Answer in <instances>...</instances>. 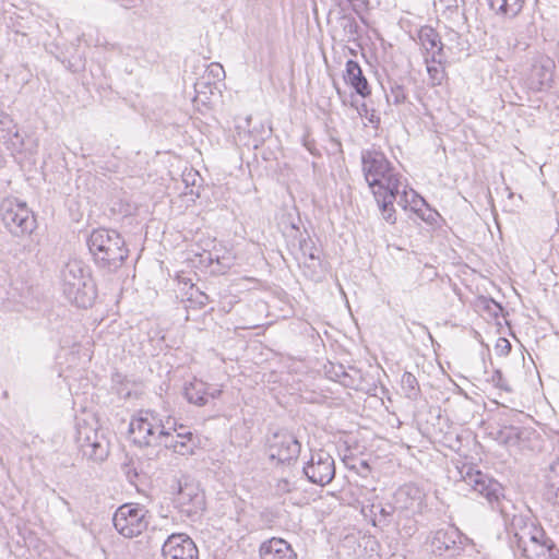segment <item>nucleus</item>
Returning a JSON list of instances; mask_svg holds the SVG:
<instances>
[{
  "label": "nucleus",
  "mask_w": 559,
  "mask_h": 559,
  "mask_svg": "<svg viewBox=\"0 0 559 559\" xmlns=\"http://www.w3.org/2000/svg\"><path fill=\"white\" fill-rule=\"evenodd\" d=\"M362 171L383 217L393 222L395 192L402 186L401 176L380 151H366L361 155Z\"/></svg>",
  "instance_id": "nucleus-1"
},
{
  "label": "nucleus",
  "mask_w": 559,
  "mask_h": 559,
  "mask_svg": "<svg viewBox=\"0 0 559 559\" xmlns=\"http://www.w3.org/2000/svg\"><path fill=\"white\" fill-rule=\"evenodd\" d=\"M207 76L212 78L214 81H222L225 79V70L223 66L218 62H213L207 67Z\"/></svg>",
  "instance_id": "nucleus-30"
},
{
  "label": "nucleus",
  "mask_w": 559,
  "mask_h": 559,
  "mask_svg": "<svg viewBox=\"0 0 559 559\" xmlns=\"http://www.w3.org/2000/svg\"><path fill=\"white\" fill-rule=\"evenodd\" d=\"M308 480L320 486L330 484L335 476V464L331 454L325 450L311 453L310 460L304 467Z\"/></svg>",
  "instance_id": "nucleus-8"
},
{
  "label": "nucleus",
  "mask_w": 559,
  "mask_h": 559,
  "mask_svg": "<svg viewBox=\"0 0 559 559\" xmlns=\"http://www.w3.org/2000/svg\"><path fill=\"white\" fill-rule=\"evenodd\" d=\"M87 247L95 263L108 271L119 269L129 254L123 238L114 229H94L87 238Z\"/></svg>",
  "instance_id": "nucleus-2"
},
{
  "label": "nucleus",
  "mask_w": 559,
  "mask_h": 559,
  "mask_svg": "<svg viewBox=\"0 0 559 559\" xmlns=\"http://www.w3.org/2000/svg\"><path fill=\"white\" fill-rule=\"evenodd\" d=\"M177 440H180V439L176 438V436H174L173 443H176Z\"/></svg>",
  "instance_id": "nucleus-41"
},
{
  "label": "nucleus",
  "mask_w": 559,
  "mask_h": 559,
  "mask_svg": "<svg viewBox=\"0 0 559 559\" xmlns=\"http://www.w3.org/2000/svg\"><path fill=\"white\" fill-rule=\"evenodd\" d=\"M174 435L168 430V435L165 440H163V444L165 448L173 449L174 452L180 455H187L193 453V447L188 440H177L176 443H173Z\"/></svg>",
  "instance_id": "nucleus-28"
},
{
  "label": "nucleus",
  "mask_w": 559,
  "mask_h": 559,
  "mask_svg": "<svg viewBox=\"0 0 559 559\" xmlns=\"http://www.w3.org/2000/svg\"><path fill=\"white\" fill-rule=\"evenodd\" d=\"M369 122L370 123H378L380 121V119L378 117H376L374 114H371V116L368 118Z\"/></svg>",
  "instance_id": "nucleus-39"
},
{
  "label": "nucleus",
  "mask_w": 559,
  "mask_h": 559,
  "mask_svg": "<svg viewBox=\"0 0 559 559\" xmlns=\"http://www.w3.org/2000/svg\"><path fill=\"white\" fill-rule=\"evenodd\" d=\"M402 382L407 383L411 389H414V384L417 382V379L412 373L406 372L403 376Z\"/></svg>",
  "instance_id": "nucleus-36"
},
{
  "label": "nucleus",
  "mask_w": 559,
  "mask_h": 559,
  "mask_svg": "<svg viewBox=\"0 0 559 559\" xmlns=\"http://www.w3.org/2000/svg\"><path fill=\"white\" fill-rule=\"evenodd\" d=\"M421 47L427 51L426 56L431 57L436 53L440 59H444L443 44L439 34L430 26H421Z\"/></svg>",
  "instance_id": "nucleus-17"
},
{
  "label": "nucleus",
  "mask_w": 559,
  "mask_h": 559,
  "mask_svg": "<svg viewBox=\"0 0 559 559\" xmlns=\"http://www.w3.org/2000/svg\"><path fill=\"white\" fill-rule=\"evenodd\" d=\"M454 544L455 542L447 532L439 530L431 537H428L426 550L436 556H442Z\"/></svg>",
  "instance_id": "nucleus-19"
},
{
  "label": "nucleus",
  "mask_w": 559,
  "mask_h": 559,
  "mask_svg": "<svg viewBox=\"0 0 559 559\" xmlns=\"http://www.w3.org/2000/svg\"><path fill=\"white\" fill-rule=\"evenodd\" d=\"M344 78L360 96L366 97L370 94L367 79L364 76L361 68L356 61L348 60L346 62V73Z\"/></svg>",
  "instance_id": "nucleus-16"
},
{
  "label": "nucleus",
  "mask_w": 559,
  "mask_h": 559,
  "mask_svg": "<svg viewBox=\"0 0 559 559\" xmlns=\"http://www.w3.org/2000/svg\"><path fill=\"white\" fill-rule=\"evenodd\" d=\"M164 559H199L194 542L186 534H173L163 545Z\"/></svg>",
  "instance_id": "nucleus-11"
},
{
  "label": "nucleus",
  "mask_w": 559,
  "mask_h": 559,
  "mask_svg": "<svg viewBox=\"0 0 559 559\" xmlns=\"http://www.w3.org/2000/svg\"><path fill=\"white\" fill-rule=\"evenodd\" d=\"M547 488L549 498L559 502V457L550 465L547 474Z\"/></svg>",
  "instance_id": "nucleus-25"
},
{
  "label": "nucleus",
  "mask_w": 559,
  "mask_h": 559,
  "mask_svg": "<svg viewBox=\"0 0 559 559\" xmlns=\"http://www.w3.org/2000/svg\"><path fill=\"white\" fill-rule=\"evenodd\" d=\"M63 295L80 308H88L96 298L95 284L88 267L80 260H70L60 274Z\"/></svg>",
  "instance_id": "nucleus-3"
},
{
  "label": "nucleus",
  "mask_w": 559,
  "mask_h": 559,
  "mask_svg": "<svg viewBox=\"0 0 559 559\" xmlns=\"http://www.w3.org/2000/svg\"><path fill=\"white\" fill-rule=\"evenodd\" d=\"M148 511L133 503L120 506L112 518L114 526L117 532L127 537L132 538L142 534L150 524Z\"/></svg>",
  "instance_id": "nucleus-5"
},
{
  "label": "nucleus",
  "mask_w": 559,
  "mask_h": 559,
  "mask_svg": "<svg viewBox=\"0 0 559 559\" xmlns=\"http://www.w3.org/2000/svg\"><path fill=\"white\" fill-rule=\"evenodd\" d=\"M185 396L189 403L204 406L207 403V384L203 381H193L185 388Z\"/></svg>",
  "instance_id": "nucleus-22"
},
{
  "label": "nucleus",
  "mask_w": 559,
  "mask_h": 559,
  "mask_svg": "<svg viewBox=\"0 0 559 559\" xmlns=\"http://www.w3.org/2000/svg\"><path fill=\"white\" fill-rule=\"evenodd\" d=\"M1 217L5 228L13 236H23L35 228V218L25 203L4 200L1 204Z\"/></svg>",
  "instance_id": "nucleus-7"
},
{
  "label": "nucleus",
  "mask_w": 559,
  "mask_h": 559,
  "mask_svg": "<svg viewBox=\"0 0 559 559\" xmlns=\"http://www.w3.org/2000/svg\"><path fill=\"white\" fill-rule=\"evenodd\" d=\"M555 62L549 57L538 58L531 68L528 75V87L532 91L540 92L549 88L554 81Z\"/></svg>",
  "instance_id": "nucleus-13"
},
{
  "label": "nucleus",
  "mask_w": 559,
  "mask_h": 559,
  "mask_svg": "<svg viewBox=\"0 0 559 559\" xmlns=\"http://www.w3.org/2000/svg\"><path fill=\"white\" fill-rule=\"evenodd\" d=\"M542 559H559V549L550 539V542L546 545L545 555L542 557Z\"/></svg>",
  "instance_id": "nucleus-32"
},
{
  "label": "nucleus",
  "mask_w": 559,
  "mask_h": 559,
  "mask_svg": "<svg viewBox=\"0 0 559 559\" xmlns=\"http://www.w3.org/2000/svg\"><path fill=\"white\" fill-rule=\"evenodd\" d=\"M222 391L219 389H213L212 391H209L207 390V400L211 397V399H216L221 395Z\"/></svg>",
  "instance_id": "nucleus-37"
},
{
  "label": "nucleus",
  "mask_w": 559,
  "mask_h": 559,
  "mask_svg": "<svg viewBox=\"0 0 559 559\" xmlns=\"http://www.w3.org/2000/svg\"><path fill=\"white\" fill-rule=\"evenodd\" d=\"M299 263L307 267H316L320 264L317 249L310 239L304 238L299 240V252L296 257Z\"/></svg>",
  "instance_id": "nucleus-21"
},
{
  "label": "nucleus",
  "mask_w": 559,
  "mask_h": 559,
  "mask_svg": "<svg viewBox=\"0 0 559 559\" xmlns=\"http://www.w3.org/2000/svg\"><path fill=\"white\" fill-rule=\"evenodd\" d=\"M395 103H412V98L419 100V87L409 80L392 90Z\"/></svg>",
  "instance_id": "nucleus-24"
},
{
  "label": "nucleus",
  "mask_w": 559,
  "mask_h": 559,
  "mask_svg": "<svg viewBox=\"0 0 559 559\" xmlns=\"http://www.w3.org/2000/svg\"><path fill=\"white\" fill-rule=\"evenodd\" d=\"M509 198H513V192H509Z\"/></svg>",
  "instance_id": "nucleus-42"
},
{
  "label": "nucleus",
  "mask_w": 559,
  "mask_h": 559,
  "mask_svg": "<svg viewBox=\"0 0 559 559\" xmlns=\"http://www.w3.org/2000/svg\"><path fill=\"white\" fill-rule=\"evenodd\" d=\"M306 146H307L308 151H310L312 154H314L312 148L310 147V145L308 143H306Z\"/></svg>",
  "instance_id": "nucleus-40"
},
{
  "label": "nucleus",
  "mask_w": 559,
  "mask_h": 559,
  "mask_svg": "<svg viewBox=\"0 0 559 559\" xmlns=\"http://www.w3.org/2000/svg\"><path fill=\"white\" fill-rule=\"evenodd\" d=\"M403 190L399 189V192H395V200L397 205L401 206L404 211L409 210L413 214L418 215L419 209L418 205V197L419 194L414 189H407L406 185H403Z\"/></svg>",
  "instance_id": "nucleus-20"
},
{
  "label": "nucleus",
  "mask_w": 559,
  "mask_h": 559,
  "mask_svg": "<svg viewBox=\"0 0 559 559\" xmlns=\"http://www.w3.org/2000/svg\"><path fill=\"white\" fill-rule=\"evenodd\" d=\"M483 302H484V304H486V307H487V308H489V307H488V304H489V302H491V304H493V306H495L496 308H498L499 310H501L500 305H499V304H497L496 301H493L492 299H489V300H488V299H484V301H483Z\"/></svg>",
  "instance_id": "nucleus-38"
},
{
  "label": "nucleus",
  "mask_w": 559,
  "mask_h": 559,
  "mask_svg": "<svg viewBox=\"0 0 559 559\" xmlns=\"http://www.w3.org/2000/svg\"><path fill=\"white\" fill-rule=\"evenodd\" d=\"M78 442L83 455L94 462H102L109 454L108 441L95 429L88 427L79 428Z\"/></svg>",
  "instance_id": "nucleus-10"
},
{
  "label": "nucleus",
  "mask_w": 559,
  "mask_h": 559,
  "mask_svg": "<svg viewBox=\"0 0 559 559\" xmlns=\"http://www.w3.org/2000/svg\"><path fill=\"white\" fill-rule=\"evenodd\" d=\"M461 475L474 492L483 496L492 509H498L500 499L504 497L499 481L472 465H464Z\"/></svg>",
  "instance_id": "nucleus-6"
},
{
  "label": "nucleus",
  "mask_w": 559,
  "mask_h": 559,
  "mask_svg": "<svg viewBox=\"0 0 559 559\" xmlns=\"http://www.w3.org/2000/svg\"><path fill=\"white\" fill-rule=\"evenodd\" d=\"M300 443L294 435L288 432L275 433L270 442V456L280 462H290L298 457Z\"/></svg>",
  "instance_id": "nucleus-12"
},
{
  "label": "nucleus",
  "mask_w": 559,
  "mask_h": 559,
  "mask_svg": "<svg viewBox=\"0 0 559 559\" xmlns=\"http://www.w3.org/2000/svg\"><path fill=\"white\" fill-rule=\"evenodd\" d=\"M465 0H435L443 5L444 9H456L460 3H464Z\"/></svg>",
  "instance_id": "nucleus-35"
},
{
  "label": "nucleus",
  "mask_w": 559,
  "mask_h": 559,
  "mask_svg": "<svg viewBox=\"0 0 559 559\" xmlns=\"http://www.w3.org/2000/svg\"><path fill=\"white\" fill-rule=\"evenodd\" d=\"M443 60L444 59H440L436 53L431 55V57H425L427 73L432 86L441 84L444 79L445 72L443 68Z\"/></svg>",
  "instance_id": "nucleus-23"
},
{
  "label": "nucleus",
  "mask_w": 559,
  "mask_h": 559,
  "mask_svg": "<svg viewBox=\"0 0 559 559\" xmlns=\"http://www.w3.org/2000/svg\"><path fill=\"white\" fill-rule=\"evenodd\" d=\"M298 480L290 479L288 477L278 478L274 485V492L277 496H284L290 493L295 490H298Z\"/></svg>",
  "instance_id": "nucleus-29"
},
{
  "label": "nucleus",
  "mask_w": 559,
  "mask_h": 559,
  "mask_svg": "<svg viewBox=\"0 0 559 559\" xmlns=\"http://www.w3.org/2000/svg\"><path fill=\"white\" fill-rule=\"evenodd\" d=\"M173 430L177 432L176 438L188 441L192 440L193 433L190 430H188L185 426L180 425L178 429L175 427Z\"/></svg>",
  "instance_id": "nucleus-33"
},
{
  "label": "nucleus",
  "mask_w": 559,
  "mask_h": 559,
  "mask_svg": "<svg viewBox=\"0 0 559 559\" xmlns=\"http://www.w3.org/2000/svg\"><path fill=\"white\" fill-rule=\"evenodd\" d=\"M174 503L181 513L194 516L204 510L205 497L198 484L188 480L179 481Z\"/></svg>",
  "instance_id": "nucleus-9"
},
{
  "label": "nucleus",
  "mask_w": 559,
  "mask_h": 559,
  "mask_svg": "<svg viewBox=\"0 0 559 559\" xmlns=\"http://www.w3.org/2000/svg\"><path fill=\"white\" fill-rule=\"evenodd\" d=\"M533 532L530 533V546L521 545V540H519V548L522 550V556L525 559H542L545 555L546 545L550 542L546 533L543 530H538L536 527H532Z\"/></svg>",
  "instance_id": "nucleus-15"
},
{
  "label": "nucleus",
  "mask_w": 559,
  "mask_h": 559,
  "mask_svg": "<svg viewBox=\"0 0 559 559\" xmlns=\"http://www.w3.org/2000/svg\"><path fill=\"white\" fill-rule=\"evenodd\" d=\"M340 26L343 31L344 40L355 41L358 38V23L350 14H344L338 20Z\"/></svg>",
  "instance_id": "nucleus-26"
},
{
  "label": "nucleus",
  "mask_w": 559,
  "mask_h": 559,
  "mask_svg": "<svg viewBox=\"0 0 559 559\" xmlns=\"http://www.w3.org/2000/svg\"><path fill=\"white\" fill-rule=\"evenodd\" d=\"M262 559H297L296 552L290 545L282 539L273 537L260 546Z\"/></svg>",
  "instance_id": "nucleus-14"
},
{
  "label": "nucleus",
  "mask_w": 559,
  "mask_h": 559,
  "mask_svg": "<svg viewBox=\"0 0 559 559\" xmlns=\"http://www.w3.org/2000/svg\"><path fill=\"white\" fill-rule=\"evenodd\" d=\"M421 221L429 226L428 231H435L437 227H441L443 218L441 215L432 210L427 201L421 197Z\"/></svg>",
  "instance_id": "nucleus-27"
},
{
  "label": "nucleus",
  "mask_w": 559,
  "mask_h": 559,
  "mask_svg": "<svg viewBox=\"0 0 559 559\" xmlns=\"http://www.w3.org/2000/svg\"><path fill=\"white\" fill-rule=\"evenodd\" d=\"M496 348L501 355H508L511 350V344L507 338H499Z\"/></svg>",
  "instance_id": "nucleus-34"
},
{
  "label": "nucleus",
  "mask_w": 559,
  "mask_h": 559,
  "mask_svg": "<svg viewBox=\"0 0 559 559\" xmlns=\"http://www.w3.org/2000/svg\"><path fill=\"white\" fill-rule=\"evenodd\" d=\"M489 381L496 386L507 392L510 391L508 385V381L504 378L503 373L500 370H495L489 379Z\"/></svg>",
  "instance_id": "nucleus-31"
},
{
  "label": "nucleus",
  "mask_w": 559,
  "mask_h": 559,
  "mask_svg": "<svg viewBox=\"0 0 559 559\" xmlns=\"http://www.w3.org/2000/svg\"><path fill=\"white\" fill-rule=\"evenodd\" d=\"M487 2L496 14L514 19L521 13L525 0H487Z\"/></svg>",
  "instance_id": "nucleus-18"
},
{
  "label": "nucleus",
  "mask_w": 559,
  "mask_h": 559,
  "mask_svg": "<svg viewBox=\"0 0 559 559\" xmlns=\"http://www.w3.org/2000/svg\"><path fill=\"white\" fill-rule=\"evenodd\" d=\"M169 428H166L148 411H140L131 419L129 426V436L134 444L139 447L162 445L168 435Z\"/></svg>",
  "instance_id": "nucleus-4"
}]
</instances>
